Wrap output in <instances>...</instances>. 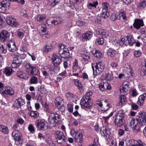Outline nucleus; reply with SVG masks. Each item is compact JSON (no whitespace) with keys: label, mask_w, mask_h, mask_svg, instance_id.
Listing matches in <instances>:
<instances>
[{"label":"nucleus","mask_w":146,"mask_h":146,"mask_svg":"<svg viewBox=\"0 0 146 146\" xmlns=\"http://www.w3.org/2000/svg\"><path fill=\"white\" fill-rule=\"evenodd\" d=\"M15 102L19 107H21L25 104L24 100L20 98H18L16 100Z\"/></svg>","instance_id":"a19ab883"},{"label":"nucleus","mask_w":146,"mask_h":146,"mask_svg":"<svg viewBox=\"0 0 146 146\" xmlns=\"http://www.w3.org/2000/svg\"><path fill=\"white\" fill-rule=\"evenodd\" d=\"M81 56L82 57L84 60L86 61L89 60L90 58V54L87 52H84L81 54Z\"/></svg>","instance_id":"2f4dec72"},{"label":"nucleus","mask_w":146,"mask_h":146,"mask_svg":"<svg viewBox=\"0 0 146 146\" xmlns=\"http://www.w3.org/2000/svg\"><path fill=\"white\" fill-rule=\"evenodd\" d=\"M125 13V12L123 10L121 9L119 11V16L121 18H123V19H126Z\"/></svg>","instance_id":"49530a36"},{"label":"nucleus","mask_w":146,"mask_h":146,"mask_svg":"<svg viewBox=\"0 0 146 146\" xmlns=\"http://www.w3.org/2000/svg\"><path fill=\"white\" fill-rule=\"evenodd\" d=\"M78 62L76 60H75V61L73 63L72 70L73 72H75L78 68Z\"/></svg>","instance_id":"09e8293b"},{"label":"nucleus","mask_w":146,"mask_h":146,"mask_svg":"<svg viewBox=\"0 0 146 146\" xmlns=\"http://www.w3.org/2000/svg\"><path fill=\"white\" fill-rule=\"evenodd\" d=\"M25 75V74L22 71H18L17 73V76L21 78H24V76Z\"/></svg>","instance_id":"3c124183"},{"label":"nucleus","mask_w":146,"mask_h":146,"mask_svg":"<svg viewBox=\"0 0 146 146\" xmlns=\"http://www.w3.org/2000/svg\"><path fill=\"white\" fill-rule=\"evenodd\" d=\"M45 110L47 112V115L50 114L48 119V121L50 125L52 127L57 126L61 123V120L59 115L56 113H51L50 110L48 108V105L45 103Z\"/></svg>","instance_id":"f03ea898"},{"label":"nucleus","mask_w":146,"mask_h":146,"mask_svg":"<svg viewBox=\"0 0 146 146\" xmlns=\"http://www.w3.org/2000/svg\"><path fill=\"white\" fill-rule=\"evenodd\" d=\"M95 52H94V50H93L92 53L95 56L98 58H101L102 56V53L100 51L98 50H95Z\"/></svg>","instance_id":"ea45409f"},{"label":"nucleus","mask_w":146,"mask_h":146,"mask_svg":"<svg viewBox=\"0 0 146 146\" xmlns=\"http://www.w3.org/2000/svg\"><path fill=\"white\" fill-rule=\"evenodd\" d=\"M93 33L90 31H88L83 34L82 38L86 40H89L92 37Z\"/></svg>","instance_id":"7c9ffc66"},{"label":"nucleus","mask_w":146,"mask_h":146,"mask_svg":"<svg viewBox=\"0 0 146 146\" xmlns=\"http://www.w3.org/2000/svg\"><path fill=\"white\" fill-rule=\"evenodd\" d=\"M104 42L103 38H98L96 40V43L98 44H103Z\"/></svg>","instance_id":"5fc2aeb1"},{"label":"nucleus","mask_w":146,"mask_h":146,"mask_svg":"<svg viewBox=\"0 0 146 146\" xmlns=\"http://www.w3.org/2000/svg\"><path fill=\"white\" fill-rule=\"evenodd\" d=\"M100 133L102 136L106 138L108 137L111 134L110 129L105 127H102L100 130Z\"/></svg>","instance_id":"4468645a"},{"label":"nucleus","mask_w":146,"mask_h":146,"mask_svg":"<svg viewBox=\"0 0 146 146\" xmlns=\"http://www.w3.org/2000/svg\"><path fill=\"white\" fill-rule=\"evenodd\" d=\"M127 38V45L129 44L130 46L132 45L134 43V40L133 38L131 36H126Z\"/></svg>","instance_id":"473e14b6"},{"label":"nucleus","mask_w":146,"mask_h":146,"mask_svg":"<svg viewBox=\"0 0 146 146\" xmlns=\"http://www.w3.org/2000/svg\"><path fill=\"white\" fill-rule=\"evenodd\" d=\"M83 136L82 133L80 130L78 131L77 134L74 137L76 142L81 144L83 142Z\"/></svg>","instance_id":"412c9836"},{"label":"nucleus","mask_w":146,"mask_h":146,"mask_svg":"<svg viewBox=\"0 0 146 146\" xmlns=\"http://www.w3.org/2000/svg\"><path fill=\"white\" fill-rule=\"evenodd\" d=\"M25 32L23 31L19 30L17 31V35L19 37L22 39L24 36Z\"/></svg>","instance_id":"603ef678"},{"label":"nucleus","mask_w":146,"mask_h":146,"mask_svg":"<svg viewBox=\"0 0 146 146\" xmlns=\"http://www.w3.org/2000/svg\"><path fill=\"white\" fill-rule=\"evenodd\" d=\"M78 131H76L74 129H72L70 131V133L71 135L73 137H74L77 134V133Z\"/></svg>","instance_id":"774afa93"},{"label":"nucleus","mask_w":146,"mask_h":146,"mask_svg":"<svg viewBox=\"0 0 146 146\" xmlns=\"http://www.w3.org/2000/svg\"><path fill=\"white\" fill-rule=\"evenodd\" d=\"M12 135L15 141V143L18 145L22 144L23 139L21 137V133L17 130H15L12 132Z\"/></svg>","instance_id":"39448f33"},{"label":"nucleus","mask_w":146,"mask_h":146,"mask_svg":"<svg viewBox=\"0 0 146 146\" xmlns=\"http://www.w3.org/2000/svg\"><path fill=\"white\" fill-rule=\"evenodd\" d=\"M30 82L31 84H36L38 83V78L36 76H33L30 79Z\"/></svg>","instance_id":"4d7b16f0"},{"label":"nucleus","mask_w":146,"mask_h":146,"mask_svg":"<svg viewBox=\"0 0 146 146\" xmlns=\"http://www.w3.org/2000/svg\"><path fill=\"white\" fill-rule=\"evenodd\" d=\"M146 99V93H144L139 96L137 101V104L141 106H143L144 104V102Z\"/></svg>","instance_id":"5701e85b"},{"label":"nucleus","mask_w":146,"mask_h":146,"mask_svg":"<svg viewBox=\"0 0 146 146\" xmlns=\"http://www.w3.org/2000/svg\"><path fill=\"white\" fill-rule=\"evenodd\" d=\"M69 50L68 49L67 47L65 45L64 48L63 50V54L61 56L63 58H69Z\"/></svg>","instance_id":"cd10ccee"},{"label":"nucleus","mask_w":146,"mask_h":146,"mask_svg":"<svg viewBox=\"0 0 146 146\" xmlns=\"http://www.w3.org/2000/svg\"><path fill=\"white\" fill-rule=\"evenodd\" d=\"M92 95V92L90 91L86 92L82 99L91 100L90 97Z\"/></svg>","instance_id":"4c0bfd02"},{"label":"nucleus","mask_w":146,"mask_h":146,"mask_svg":"<svg viewBox=\"0 0 146 146\" xmlns=\"http://www.w3.org/2000/svg\"><path fill=\"white\" fill-rule=\"evenodd\" d=\"M21 61H13L11 63V66L13 68H17L19 66L21 63Z\"/></svg>","instance_id":"a18cd8bd"},{"label":"nucleus","mask_w":146,"mask_h":146,"mask_svg":"<svg viewBox=\"0 0 146 146\" xmlns=\"http://www.w3.org/2000/svg\"><path fill=\"white\" fill-rule=\"evenodd\" d=\"M9 5L4 2L0 3V12L4 13L9 9Z\"/></svg>","instance_id":"aec40b11"},{"label":"nucleus","mask_w":146,"mask_h":146,"mask_svg":"<svg viewBox=\"0 0 146 146\" xmlns=\"http://www.w3.org/2000/svg\"><path fill=\"white\" fill-rule=\"evenodd\" d=\"M127 37L125 36L123 37H122L119 40L116 38V37L114 36H111L110 38V40L112 43L113 45L118 46L119 45H122L123 46L127 45Z\"/></svg>","instance_id":"7ed1b4c3"},{"label":"nucleus","mask_w":146,"mask_h":146,"mask_svg":"<svg viewBox=\"0 0 146 146\" xmlns=\"http://www.w3.org/2000/svg\"><path fill=\"white\" fill-rule=\"evenodd\" d=\"M125 95L121 94L119 96V100L118 103L119 106H121L127 101V99L125 96Z\"/></svg>","instance_id":"c85d7f7f"},{"label":"nucleus","mask_w":146,"mask_h":146,"mask_svg":"<svg viewBox=\"0 0 146 146\" xmlns=\"http://www.w3.org/2000/svg\"><path fill=\"white\" fill-rule=\"evenodd\" d=\"M98 5V2L97 1L89 3L87 5L88 9H91L92 7L96 8Z\"/></svg>","instance_id":"c9c22d12"},{"label":"nucleus","mask_w":146,"mask_h":146,"mask_svg":"<svg viewBox=\"0 0 146 146\" xmlns=\"http://www.w3.org/2000/svg\"><path fill=\"white\" fill-rule=\"evenodd\" d=\"M0 131L5 134H7L9 133L7 127L3 125H0Z\"/></svg>","instance_id":"f704fd0d"},{"label":"nucleus","mask_w":146,"mask_h":146,"mask_svg":"<svg viewBox=\"0 0 146 146\" xmlns=\"http://www.w3.org/2000/svg\"><path fill=\"white\" fill-rule=\"evenodd\" d=\"M138 117L136 119L129 117L127 119V123L133 130L137 129L142 126L146 124V113L140 112L138 114Z\"/></svg>","instance_id":"f257e3e1"},{"label":"nucleus","mask_w":146,"mask_h":146,"mask_svg":"<svg viewBox=\"0 0 146 146\" xmlns=\"http://www.w3.org/2000/svg\"><path fill=\"white\" fill-rule=\"evenodd\" d=\"M97 104L100 107L102 108V111H106L110 108L111 105L106 102L105 101H98L97 102Z\"/></svg>","instance_id":"1a4fd4ad"},{"label":"nucleus","mask_w":146,"mask_h":146,"mask_svg":"<svg viewBox=\"0 0 146 146\" xmlns=\"http://www.w3.org/2000/svg\"><path fill=\"white\" fill-rule=\"evenodd\" d=\"M21 13L22 15L26 17H28L29 14H31V12H30L29 10H26L24 9H22Z\"/></svg>","instance_id":"58836bf2"},{"label":"nucleus","mask_w":146,"mask_h":146,"mask_svg":"<svg viewBox=\"0 0 146 146\" xmlns=\"http://www.w3.org/2000/svg\"><path fill=\"white\" fill-rule=\"evenodd\" d=\"M35 124L36 127L41 130H44L47 128V124L46 122L38 120L36 121Z\"/></svg>","instance_id":"9b49d317"},{"label":"nucleus","mask_w":146,"mask_h":146,"mask_svg":"<svg viewBox=\"0 0 146 146\" xmlns=\"http://www.w3.org/2000/svg\"><path fill=\"white\" fill-rule=\"evenodd\" d=\"M144 25L143 20L141 19H136L133 23V26L136 29H139L140 27Z\"/></svg>","instance_id":"6ab92c4d"},{"label":"nucleus","mask_w":146,"mask_h":146,"mask_svg":"<svg viewBox=\"0 0 146 146\" xmlns=\"http://www.w3.org/2000/svg\"><path fill=\"white\" fill-rule=\"evenodd\" d=\"M117 15L114 13L112 14L111 16V20L114 21L117 19Z\"/></svg>","instance_id":"69168bd1"},{"label":"nucleus","mask_w":146,"mask_h":146,"mask_svg":"<svg viewBox=\"0 0 146 146\" xmlns=\"http://www.w3.org/2000/svg\"><path fill=\"white\" fill-rule=\"evenodd\" d=\"M104 79L108 81H111L113 78V74L111 72L106 74L104 76Z\"/></svg>","instance_id":"c756f323"},{"label":"nucleus","mask_w":146,"mask_h":146,"mask_svg":"<svg viewBox=\"0 0 146 146\" xmlns=\"http://www.w3.org/2000/svg\"><path fill=\"white\" fill-rule=\"evenodd\" d=\"M115 50L111 48H109L107 50L108 55L111 57H113L115 56Z\"/></svg>","instance_id":"e433bc0d"},{"label":"nucleus","mask_w":146,"mask_h":146,"mask_svg":"<svg viewBox=\"0 0 146 146\" xmlns=\"http://www.w3.org/2000/svg\"><path fill=\"white\" fill-rule=\"evenodd\" d=\"M29 70L30 72H28V74L30 76L35 75L38 72V69L36 66H32Z\"/></svg>","instance_id":"a878e982"},{"label":"nucleus","mask_w":146,"mask_h":146,"mask_svg":"<svg viewBox=\"0 0 146 146\" xmlns=\"http://www.w3.org/2000/svg\"><path fill=\"white\" fill-rule=\"evenodd\" d=\"M104 91L106 90H110L111 89L110 84L108 83L104 82Z\"/></svg>","instance_id":"bf43d9fd"},{"label":"nucleus","mask_w":146,"mask_h":146,"mask_svg":"<svg viewBox=\"0 0 146 146\" xmlns=\"http://www.w3.org/2000/svg\"><path fill=\"white\" fill-rule=\"evenodd\" d=\"M0 92L3 94L8 95L10 96L13 95L15 93V91L13 88L9 86H6L5 90L2 91L1 90Z\"/></svg>","instance_id":"2eb2a0df"},{"label":"nucleus","mask_w":146,"mask_h":146,"mask_svg":"<svg viewBox=\"0 0 146 146\" xmlns=\"http://www.w3.org/2000/svg\"><path fill=\"white\" fill-rule=\"evenodd\" d=\"M94 67L96 69V75L99 74L103 72L104 69V64L102 62H99L95 64H92V67L94 74H95Z\"/></svg>","instance_id":"20e7f679"},{"label":"nucleus","mask_w":146,"mask_h":146,"mask_svg":"<svg viewBox=\"0 0 146 146\" xmlns=\"http://www.w3.org/2000/svg\"><path fill=\"white\" fill-rule=\"evenodd\" d=\"M29 114L35 118L39 116L38 112L36 111H31L29 113Z\"/></svg>","instance_id":"de8ad7c7"},{"label":"nucleus","mask_w":146,"mask_h":146,"mask_svg":"<svg viewBox=\"0 0 146 146\" xmlns=\"http://www.w3.org/2000/svg\"><path fill=\"white\" fill-rule=\"evenodd\" d=\"M12 56L13 58V61H19V59L20 58V55L18 53L15 52L12 54Z\"/></svg>","instance_id":"79ce46f5"},{"label":"nucleus","mask_w":146,"mask_h":146,"mask_svg":"<svg viewBox=\"0 0 146 146\" xmlns=\"http://www.w3.org/2000/svg\"><path fill=\"white\" fill-rule=\"evenodd\" d=\"M41 70L43 75L45 77L51 75L54 73L53 67L50 65L43 67Z\"/></svg>","instance_id":"423d86ee"},{"label":"nucleus","mask_w":146,"mask_h":146,"mask_svg":"<svg viewBox=\"0 0 146 146\" xmlns=\"http://www.w3.org/2000/svg\"><path fill=\"white\" fill-rule=\"evenodd\" d=\"M44 27H42L40 29L39 31V33L41 36H44V37L46 38L49 37L50 36L48 34L47 28L44 25Z\"/></svg>","instance_id":"a211bd4d"},{"label":"nucleus","mask_w":146,"mask_h":146,"mask_svg":"<svg viewBox=\"0 0 146 146\" xmlns=\"http://www.w3.org/2000/svg\"><path fill=\"white\" fill-rule=\"evenodd\" d=\"M65 45L63 44H60L59 45V53L60 56L63 54V50L64 48Z\"/></svg>","instance_id":"8fccbe9b"},{"label":"nucleus","mask_w":146,"mask_h":146,"mask_svg":"<svg viewBox=\"0 0 146 146\" xmlns=\"http://www.w3.org/2000/svg\"><path fill=\"white\" fill-rule=\"evenodd\" d=\"M132 146H146L145 144L142 142L140 140H138L136 141V145H133Z\"/></svg>","instance_id":"864d4df0"},{"label":"nucleus","mask_w":146,"mask_h":146,"mask_svg":"<svg viewBox=\"0 0 146 146\" xmlns=\"http://www.w3.org/2000/svg\"><path fill=\"white\" fill-rule=\"evenodd\" d=\"M51 57V60L54 66H57L60 64L62 61L60 57L56 54H53Z\"/></svg>","instance_id":"f8f14e48"},{"label":"nucleus","mask_w":146,"mask_h":146,"mask_svg":"<svg viewBox=\"0 0 146 146\" xmlns=\"http://www.w3.org/2000/svg\"><path fill=\"white\" fill-rule=\"evenodd\" d=\"M51 6L53 7H54L56 4L59 3L60 0H51Z\"/></svg>","instance_id":"e2e57ef3"},{"label":"nucleus","mask_w":146,"mask_h":146,"mask_svg":"<svg viewBox=\"0 0 146 146\" xmlns=\"http://www.w3.org/2000/svg\"><path fill=\"white\" fill-rule=\"evenodd\" d=\"M63 102L62 99L60 97H57L55 101V103L57 107L60 106V105H62Z\"/></svg>","instance_id":"72a5a7b5"},{"label":"nucleus","mask_w":146,"mask_h":146,"mask_svg":"<svg viewBox=\"0 0 146 146\" xmlns=\"http://www.w3.org/2000/svg\"><path fill=\"white\" fill-rule=\"evenodd\" d=\"M46 18V16L45 15L39 14L36 15L34 19L36 21L42 22L44 21Z\"/></svg>","instance_id":"b1692460"},{"label":"nucleus","mask_w":146,"mask_h":146,"mask_svg":"<svg viewBox=\"0 0 146 146\" xmlns=\"http://www.w3.org/2000/svg\"><path fill=\"white\" fill-rule=\"evenodd\" d=\"M80 104L81 107L83 109L89 108L92 105L91 100L82 99L80 100Z\"/></svg>","instance_id":"9d476101"},{"label":"nucleus","mask_w":146,"mask_h":146,"mask_svg":"<svg viewBox=\"0 0 146 146\" xmlns=\"http://www.w3.org/2000/svg\"><path fill=\"white\" fill-rule=\"evenodd\" d=\"M134 74L132 71L131 68L129 67V68L127 70V71L125 74V77L124 78L126 79L131 80L133 78Z\"/></svg>","instance_id":"f3484780"},{"label":"nucleus","mask_w":146,"mask_h":146,"mask_svg":"<svg viewBox=\"0 0 146 146\" xmlns=\"http://www.w3.org/2000/svg\"><path fill=\"white\" fill-rule=\"evenodd\" d=\"M124 117V114L122 113V111H119L116 115V117L114 121L116 125L120 126L122 125Z\"/></svg>","instance_id":"0eeeda50"},{"label":"nucleus","mask_w":146,"mask_h":146,"mask_svg":"<svg viewBox=\"0 0 146 146\" xmlns=\"http://www.w3.org/2000/svg\"><path fill=\"white\" fill-rule=\"evenodd\" d=\"M9 36L8 32L6 30H3L0 33V40L1 42H3L7 40Z\"/></svg>","instance_id":"dca6fc26"},{"label":"nucleus","mask_w":146,"mask_h":146,"mask_svg":"<svg viewBox=\"0 0 146 146\" xmlns=\"http://www.w3.org/2000/svg\"><path fill=\"white\" fill-rule=\"evenodd\" d=\"M101 18L100 15H98L97 16L94 17V21L97 24H100L101 23Z\"/></svg>","instance_id":"052dcab7"},{"label":"nucleus","mask_w":146,"mask_h":146,"mask_svg":"<svg viewBox=\"0 0 146 146\" xmlns=\"http://www.w3.org/2000/svg\"><path fill=\"white\" fill-rule=\"evenodd\" d=\"M130 90V87L121 86L120 88V93L121 94L126 95L127 93Z\"/></svg>","instance_id":"bb28decb"},{"label":"nucleus","mask_w":146,"mask_h":146,"mask_svg":"<svg viewBox=\"0 0 146 146\" xmlns=\"http://www.w3.org/2000/svg\"><path fill=\"white\" fill-rule=\"evenodd\" d=\"M146 6V1L143 0L139 3L138 5V7L141 9L144 8Z\"/></svg>","instance_id":"6e6d98bb"},{"label":"nucleus","mask_w":146,"mask_h":146,"mask_svg":"<svg viewBox=\"0 0 146 146\" xmlns=\"http://www.w3.org/2000/svg\"><path fill=\"white\" fill-rule=\"evenodd\" d=\"M141 54V52L140 50L135 51L134 53V56L136 57H139Z\"/></svg>","instance_id":"338daca9"},{"label":"nucleus","mask_w":146,"mask_h":146,"mask_svg":"<svg viewBox=\"0 0 146 146\" xmlns=\"http://www.w3.org/2000/svg\"><path fill=\"white\" fill-rule=\"evenodd\" d=\"M102 10H106V11H108L110 9L109 4L107 3H104L102 4Z\"/></svg>","instance_id":"13d9d810"},{"label":"nucleus","mask_w":146,"mask_h":146,"mask_svg":"<svg viewBox=\"0 0 146 146\" xmlns=\"http://www.w3.org/2000/svg\"><path fill=\"white\" fill-rule=\"evenodd\" d=\"M29 130L32 133H34L35 131V129L33 125L31 124H30L29 125L28 127Z\"/></svg>","instance_id":"680f3d73"},{"label":"nucleus","mask_w":146,"mask_h":146,"mask_svg":"<svg viewBox=\"0 0 146 146\" xmlns=\"http://www.w3.org/2000/svg\"><path fill=\"white\" fill-rule=\"evenodd\" d=\"M110 146H117L116 141L115 139L113 138L112 139L110 143Z\"/></svg>","instance_id":"0e129e2a"},{"label":"nucleus","mask_w":146,"mask_h":146,"mask_svg":"<svg viewBox=\"0 0 146 146\" xmlns=\"http://www.w3.org/2000/svg\"><path fill=\"white\" fill-rule=\"evenodd\" d=\"M9 50L11 52H14L17 49L15 42L13 41L9 42L7 44Z\"/></svg>","instance_id":"4be33fe9"},{"label":"nucleus","mask_w":146,"mask_h":146,"mask_svg":"<svg viewBox=\"0 0 146 146\" xmlns=\"http://www.w3.org/2000/svg\"><path fill=\"white\" fill-rule=\"evenodd\" d=\"M102 16L105 18H106L108 17L110 15L108 11H106V10H102L101 13Z\"/></svg>","instance_id":"c03bdc74"},{"label":"nucleus","mask_w":146,"mask_h":146,"mask_svg":"<svg viewBox=\"0 0 146 146\" xmlns=\"http://www.w3.org/2000/svg\"><path fill=\"white\" fill-rule=\"evenodd\" d=\"M12 72V69L11 68L7 67L5 68V73L7 76L11 75Z\"/></svg>","instance_id":"37998d69"},{"label":"nucleus","mask_w":146,"mask_h":146,"mask_svg":"<svg viewBox=\"0 0 146 146\" xmlns=\"http://www.w3.org/2000/svg\"><path fill=\"white\" fill-rule=\"evenodd\" d=\"M73 81L74 84L78 87V89L80 90V91L81 93H82L84 90L81 82L77 79H74L73 80Z\"/></svg>","instance_id":"393cba45"},{"label":"nucleus","mask_w":146,"mask_h":146,"mask_svg":"<svg viewBox=\"0 0 146 146\" xmlns=\"http://www.w3.org/2000/svg\"><path fill=\"white\" fill-rule=\"evenodd\" d=\"M7 22L8 24L13 27H16L19 25V23L14 17L7 16Z\"/></svg>","instance_id":"ddd939ff"},{"label":"nucleus","mask_w":146,"mask_h":146,"mask_svg":"<svg viewBox=\"0 0 146 146\" xmlns=\"http://www.w3.org/2000/svg\"><path fill=\"white\" fill-rule=\"evenodd\" d=\"M55 136L57 142L61 144L65 142L66 138L64 135L63 133L61 131H57L55 133Z\"/></svg>","instance_id":"6e6552de"}]
</instances>
